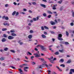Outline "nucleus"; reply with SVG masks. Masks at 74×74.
Wrapping results in <instances>:
<instances>
[{
    "label": "nucleus",
    "mask_w": 74,
    "mask_h": 74,
    "mask_svg": "<svg viewBox=\"0 0 74 74\" xmlns=\"http://www.w3.org/2000/svg\"><path fill=\"white\" fill-rule=\"evenodd\" d=\"M40 47L41 49L43 51H47V48H45L44 46L41 45H38L36 47Z\"/></svg>",
    "instance_id": "nucleus-1"
},
{
    "label": "nucleus",
    "mask_w": 74,
    "mask_h": 74,
    "mask_svg": "<svg viewBox=\"0 0 74 74\" xmlns=\"http://www.w3.org/2000/svg\"><path fill=\"white\" fill-rule=\"evenodd\" d=\"M62 37V34H58V40H60V41L63 40V39Z\"/></svg>",
    "instance_id": "nucleus-2"
},
{
    "label": "nucleus",
    "mask_w": 74,
    "mask_h": 74,
    "mask_svg": "<svg viewBox=\"0 0 74 74\" xmlns=\"http://www.w3.org/2000/svg\"><path fill=\"white\" fill-rule=\"evenodd\" d=\"M39 51H38V53H34V55H35V57L36 58H38L40 57V54L39 53Z\"/></svg>",
    "instance_id": "nucleus-3"
},
{
    "label": "nucleus",
    "mask_w": 74,
    "mask_h": 74,
    "mask_svg": "<svg viewBox=\"0 0 74 74\" xmlns=\"http://www.w3.org/2000/svg\"><path fill=\"white\" fill-rule=\"evenodd\" d=\"M42 65L38 66L37 68V70H40V69H42Z\"/></svg>",
    "instance_id": "nucleus-4"
},
{
    "label": "nucleus",
    "mask_w": 74,
    "mask_h": 74,
    "mask_svg": "<svg viewBox=\"0 0 74 74\" xmlns=\"http://www.w3.org/2000/svg\"><path fill=\"white\" fill-rule=\"evenodd\" d=\"M8 38L9 39V40H12V39H14V37L11 36H10L8 37Z\"/></svg>",
    "instance_id": "nucleus-5"
},
{
    "label": "nucleus",
    "mask_w": 74,
    "mask_h": 74,
    "mask_svg": "<svg viewBox=\"0 0 74 74\" xmlns=\"http://www.w3.org/2000/svg\"><path fill=\"white\" fill-rule=\"evenodd\" d=\"M50 23L52 25H55L56 24L55 22H53V21H50Z\"/></svg>",
    "instance_id": "nucleus-6"
},
{
    "label": "nucleus",
    "mask_w": 74,
    "mask_h": 74,
    "mask_svg": "<svg viewBox=\"0 0 74 74\" xmlns=\"http://www.w3.org/2000/svg\"><path fill=\"white\" fill-rule=\"evenodd\" d=\"M40 5L41 7H43L44 8H45L46 7V6H45V5L42 4H40Z\"/></svg>",
    "instance_id": "nucleus-7"
},
{
    "label": "nucleus",
    "mask_w": 74,
    "mask_h": 74,
    "mask_svg": "<svg viewBox=\"0 0 74 74\" xmlns=\"http://www.w3.org/2000/svg\"><path fill=\"white\" fill-rule=\"evenodd\" d=\"M11 35L12 36H14V37L16 36H17L16 34L14 33H12L11 34Z\"/></svg>",
    "instance_id": "nucleus-8"
},
{
    "label": "nucleus",
    "mask_w": 74,
    "mask_h": 74,
    "mask_svg": "<svg viewBox=\"0 0 74 74\" xmlns=\"http://www.w3.org/2000/svg\"><path fill=\"white\" fill-rule=\"evenodd\" d=\"M42 37L43 38H47L46 36L43 34L42 35Z\"/></svg>",
    "instance_id": "nucleus-9"
},
{
    "label": "nucleus",
    "mask_w": 74,
    "mask_h": 74,
    "mask_svg": "<svg viewBox=\"0 0 74 74\" xmlns=\"http://www.w3.org/2000/svg\"><path fill=\"white\" fill-rule=\"evenodd\" d=\"M2 42H5L6 41V39L5 38H3L1 40Z\"/></svg>",
    "instance_id": "nucleus-10"
},
{
    "label": "nucleus",
    "mask_w": 74,
    "mask_h": 74,
    "mask_svg": "<svg viewBox=\"0 0 74 74\" xmlns=\"http://www.w3.org/2000/svg\"><path fill=\"white\" fill-rule=\"evenodd\" d=\"M71 62V60H68L67 62H66V63H68L69 64Z\"/></svg>",
    "instance_id": "nucleus-11"
},
{
    "label": "nucleus",
    "mask_w": 74,
    "mask_h": 74,
    "mask_svg": "<svg viewBox=\"0 0 74 74\" xmlns=\"http://www.w3.org/2000/svg\"><path fill=\"white\" fill-rule=\"evenodd\" d=\"M64 44L66 45H69V43L67 42H64Z\"/></svg>",
    "instance_id": "nucleus-12"
},
{
    "label": "nucleus",
    "mask_w": 74,
    "mask_h": 74,
    "mask_svg": "<svg viewBox=\"0 0 74 74\" xmlns=\"http://www.w3.org/2000/svg\"><path fill=\"white\" fill-rule=\"evenodd\" d=\"M59 51L61 53H63V52H64V49H62V50H59Z\"/></svg>",
    "instance_id": "nucleus-13"
},
{
    "label": "nucleus",
    "mask_w": 74,
    "mask_h": 74,
    "mask_svg": "<svg viewBox=\"0 0 74 74\" xmlns=\"http://www.w3.org/2000/svg\"><path fill=\"white\" fill-rule=\"evenodd\" d=\"M47 12L48 14H52V12L49 10H47Z\"/></svg>",
    "instance_id": "nucleus-14"
},
{
    "label": "nucleus",
    "mask_w": 74,
    "mask_h": 74,
    "mask_svg": "<svg viewBox=\"0 0 74 74\" xmlns=\"http://www.w3.org/2000/svg\"><path fill=\"white\" fill-rule=\"evenodd\" d=\"M62 62V63H63L64 62V59H61L59 61L60 62Z\"/></svg>",
    "instance_id": "nucleus-15"
},
{
    "label": "nucleus",
    "mask_w": 74,
    "mask_h": 74,
    "mask_svg": "<svg viewBox=\"0 0 74 74\" xmlns=\"http://www.w3.org/2000/svg\"><path fill=\"white\" fill-rule=\"evenodd\" d=\"M28 38H29V39H31V38H32V35H30L29 36H28Z\"/></svg>",
    "instance_id": "nucleus-16"
},
{
    "label": "nucleus",
    "mask_w": 74,
    "mask_h": 74,
    "mask_svg": "<svg viewBox=\"0 0 74 74\" xmlns=\"http://www.w3.org/2000/svg\"><path fill=\"white\" fill-rule=\"evenodd\" d=\"M16 14V11H14L12 13V15L14 16Z\"/></svg>",
    "instance_id": "nucleus-17"
},
{
    "label": "nucleus",
    "mask_w": 74,
    "mask_h": 74,
    "mask_svg": "<svg viewBox=\"0 0 74 74\" xmlns=\"http://www.w3.org/2000/svg\"><path fill=\"white\" fill-rule=\"evenodd\" d=\"M54 54L56 55H59V52H56Z\"/></svg>",
    "instance_id": "nucleus-18"
},
{
    "label": "nucleus",
    "mask_w": 74,
    "mask_h": 74,
    "mask_svg": "<svg viewBox=\"0 0 74 74\" xmlns=\"http://www.w3.org/2000/svg\"><path fill=\"white\" fill-rule=\"evenodd\" d=\"M42 15L43 16H44L45 17H47V14L44 13Z\"/></svg>",
    "instance_id": "nucleus-19"
},
{
    "label": "nucleus",
    "mask_w": 74,
    "mask_h": 74,
    "mask_svg": "<svg viewBox=\"0 0 74 74\" xmlns=\"http://www.w3.org/2000/svg\"><path fill=\"white\" fill-rule=\"evenodd\" d=\"M44 27L45 29H46V30H48V29H49V28L46 26H44Z\"/></svg>",
    "instance_id": "nucleus-20"
},
{
    "label": "nucleus",
    "mask_w": 74,
    "mask_h": 74,
    "mask_svg": "<svg viewBox=\"0 0 74 74\" xmlns=\"http://www.w3.org/2000/svg\"><path fill=\"white\" fill-rule=\"evenodd\" d=\"M4 50L5 51H7V50H8V48L6 47L4 49Z\"/></svg>",
    "instance_id": "nucleus-21"
},
{
    "label": "nucleus",
    "mask_w": 74,
    "mask_h": 74,
    "mask_svg": "<svg viewBox=\"0 0 74 74\" xmlns=\"http://www.w3.org/2000/svg\"><path fill=\"white\" fill-rule=\"evenodd\" d=\"M48 59L50 60V62H51V63H53V62H51V61H52V60H51L50 58H48Z\"/></svg>",
    "instance_id": "nucleus-22"
},
{
    "label": "nucleus",
    "mask_w": 74,
    "mask_h": 74,
    "mask_svg": "<svg viewBox=\"0 0 74 74\" xmlns=\"http://www.w3.org/2000/svg\"><path fill=\"white\" fill-rule=\"evenodd\" d=\"M62 1H63L62 0H61L60 1H58V3L59 4H62Z\"/></svg>",
    "instance_id": "nucleus-23"
},
{
    "label": "nucleus",
    "mask_w": 74,
    "mask_h": 74,
    "mask_svg": "<svg viewBox=\"0 0 74 74\" xmlns=\"http://www.w3.org/2000/svg\"><path fill=\"white\" fill-rule=\"evenodd\" d=\"M39 60H41L42 61H44V59L43 58H39Z\"/></svg>",
    "instance_id": "nucleus-24"
},
{
    "label": "nucleus",
    "mask_w": 74,
    "mask_h": 74,
    "mask_svg": "<svg viewBox=\"0 0 74 74\" xmlns=\"http://www.w3.org/2000/svg\"><path fill=\"white\" fill-rule=\"evenodd\" d=\"M21 42V40H19L18 42V43H20V44L21 45H22V44H23V42Z\"/></svg>",
    "instance_id": "nucleus-25"
},
{
    "label": "nucleus",
    "mask_w": 74,
    "mask_h": 74,
    "mask_svg": "<svg viewBox=\"0 0 74 74\" xmlns=\"http://www.w3.org/2000/svg\"><path fill=\"white\" fill-rule=\"evenodd\" d=\"M7 30V28H3L2 29V31H5Z\"/></svg>",
    "instance_id": "nucleus-26"
},
{
    "label": "nucleus",
    "mask_w": 74,
    "mask_h": 74,
    "mask_svg": "<svg viewBox=\"0 0 74 74\" xmlns=\"http://www.w3.org/2000/svg\"><path fill=\"white\" fill-rule=\"evenodd\" d=\"M3 36V37H5V38H7V35L5 34H4Z\"/></svg>",
    "instance_id": "nucleus-27"
},
{
    "label": "nucleus",
    "mask_w": 74,
    "mask_h": 74,
    "mask_svg": "<svg viewBox=\"0 0 74 74\" xmlns=\"http://www.w3.org/2000/svg\"><path fill=\"white\" fill-rule=\"evenodd\" d=\"M66 35L67 36H69V33H68L67 31L66 32Z\"/></svg>",
    "instance_id": "nucleus-28"
},
{
    "label": "nucleus",
    "mask_w": 74,
    "mask_h": 74,
    "mask_svg": "<svg viewBox=\"0 0 74 74\" xmlns=\"http://www.w3.org/2000/svg\"><path fill=\"white\" fill-rule=\"evenodd\" d=\"M60 66L61 67H65V65L64 64H61L60 65Z\"/></svg>",
    "instance_id": "nucleus-29"
},
{
    "label": "nucleus",
    "mask_w": 74,
    "mask_h": 74,
    "mask_svg": "<svg viewBox=\"0 0 74 74\" xmlns=\"http://www.w3.org/2000/svg\"><path fill=\"white\" fill-rule=\"evenodd\" d=\"M32 3L33 5H36L37 4L36 3L34 2H33Z\"/></svg>",
    "instance_id": "nucleus-30"
},
{
    "label": "nucleus",
    "mask_w": 74,
    "mask_h": 74,
    "mask_svg": "<svg viewBox=\"0 0 74 74\" xmlns=\"http://www.w3.org/2000/svg\"><path fill=\"white\" fill-rule=\"evenodd\" d=\"M4 25L5 26H6V25H8V26H9V24H8V23H3Z\"/></svg>",
    "instance_id": "nucleus-31"
},
{
    "label": "nucleus",
    "mask_w": 74,
    "mask_h": 74,
    "mask_svg": "<svg viewBox=\"0 0 74 74\" xmlns=\"http://www.w3.org/2000/svg\"><path fill=\"white\" fill-rule=\"evenodd\" d=\"M44 65H45V66L47 67H49V66H48V65H47V64H43V66H44Z\"/></svg>",
    "instance_id": "nucleus-32"
},
{
    "label": "nucleus",
    "mask_w": 74,
    "mask_h": 74,
    "mask_svg": "<svg viewBox=\"0 0 74 74\" xmlns=\"http://www.w3.org/2000/svg\"><path fill=\"white\" fill-rule=\"evenodd\" d=\"M63 9V7H61L60 9V11H62V10Z\"/></svg>",
    "instance_id": "nucleus-33"
},
{
    "label": "nucleus",
    "mask_w": 74,
    "mask_h": 74,
    "mask_svg": "<svg viewBox=\"0 0 74 74\" xmlns=\"http://www.w3.org/2000/svg\"><path fill=\"white\" fill-rule=\"evenodd\" d=\"M19 71H20V73H22V69H18Z\"/></svg>",
    "instance_id": "nucleus-34"
},
{
    "label": "nucleus",
    "mask_w": 74,
    "mask_h": 74,
    "mask_svg": "<svg viewBox=\"0 0 74 74\" xmlns=\"http://www.w3.org/2000/svg\"><path fill=\"white\" fill-rule=\"evenodd\" d=\"M70 70L71 71H72V72L74 73V69H71Z\"/></svg>",
    "instance_id": "nucleus-35"
},
{
    "label": "nucleus",
    "mask_w": 74,
    "mask_h": 74,
    "mask_svg": "<svg viewBox=\"0 0 74 74\" xmlns=\"http://www.w3.org/2000/svg\"><path fill=\"white\" fill-rule=\"evenodd\" d=\"M5 20H8V19H9L8 18V16H6L5 17Z\"/></svg>",
    "instance_id": "nucleus-36"
},
{
    "label": "nucleus",
    "mask_w": 74,
    "mask_h": 74,
    "mask_svg": "<svg viewBox=\"0 0 74 74\" xmlns=\"http://www.w3.org/2000/svg\"><path fill=\"white\" fill-rule=\"evenodd\" d=\"M32 62V64L33 65H34V64H36V63H35V62Z\"/></svg>",
    "instance_id": "nucleus-37"
},
{
    "label": "nucleus",
    "mask_w": 74,
    "mask_h": 74,
    "mask_svg": "<svg viewBox=\"0 0 74 74\" xmlns=\"http://www.w3.org/2000/svg\"><path fill=\"white\" fill-rule=\"evenodd\" d=\"M50 33H51V34H55V33L53 31H50Z\"/></svg>",
    "instance_id": "nucleus-38"
},
{
    "label": "nucleus",
    "mask_w": 74,
    "mask_h": 74,
    "mask_svg": "<svg viewBox=\"0 0 74 74\" xmlns=\"http://www.w3.org/2000/svg\"><path fill=\"white\" fill-rule=\"evenodd\" d=\"M24 69H29V67H27V66L25 67L24 68Z\"/></svg>",
    "instance_id": "nucleus-39"
},
{
    "label": "nucleus",
    "mask_w": 74,
    "mask_h": 74,
    "mask_svg": "<svg viewBox=\"0 0 74 74\" xmlns=\"http://www.w3.org/2000/svg\"><path fill=\"white\" fill-rule=\"evenodd\" d=\"M41 29L42 30H44V28L43 26H42L41 27Z\"/></svg>",
    "instance_id": "nucleus-40"
},
{
    "label": "nucleus",
    "mask_w": 74,
    "mask_h": 74,
    "mask_svg": "<svg viewBox=\"0 0 74 74\" xmlns=\"http://www.w3.org/2000/svg\"><path fill=\"white\" fill-rule=\"evenodd\" d=\"M0 60H4V58H3V57H1L0 58Z\"/></svg>",
    "instance_id": "nucleus-41"
},
{
    "label": "nucleus",
    "mask_w": 74,
    "mask_h": 74,
    "mask_svg": "<svg viewBox=\"0 0 74 74\" xmlns=\"http://www.w3.org/2000/svg\"><path fill=\"white\" fill-rule=\"evenodd\" d=\"M10 33H14L15 32V31L13 30H11L10 31Z\"/></svg>",
    "instance_id": "nucleus-42"
},
{
    "label": "nucleus",
    "mask_w": 74,
    "mask_h": 74,
    "mask_svg": "<svg viewBox=\"0 0 74 74\" xmlns=\"http://www.w3.org/2000/svg\"><path fill=\"white\" fill-rule=\"evenodd\" d=\"M33 19L34 21H37V19H36V18H33Z\"/></svg>",
    "instance_id": "nucleus-43"
},
{
    "label": "nucleus",
    "mask_w": 74,
    "mask_h": 74,
    "mask_svg": "<svg viewBox=\"0 0 74 74\" xmlns=\"http://www.w3.org/2000/svg\"><path fill=\"white\" fill-rule=\"evenodd\" d=\"M10 51H11V52H12L13 53H15V51H14L12 50H10Z\"/></svg>",
    "instance_id": "nucleus-44"
},
{
    "label": "nucleus",
    "mask_w": 74,
    "mask_h": 74,
    "mask_svg": "<svg viewBox=\"0 0 74 74\" xmlns=\"http://www.w3.org/2000/svg\"><path fill=\"white\" fill-rule=\"evenodd\" d=\"M71 26H74V23L73 22L71 23Z\"/></svg>",
    "instance_id": "nucleus-45"
},
{
    "label": "nucleus",
    "mask_w": 74,
    "mask_h": 74,
    "mask_svg": "<svg viewBox=\"0 0 74 74\" xmlns=\"http://www.w3.org/2000/svg\"><path fill=\"white\" fill-rule=\"evenodd\" d=\"M51 17V15H49L48 16V18H50Z\"/></svg>",
    "instance_id": "nucleus-46"
},
{
    "label": "nucleus",
    "mask_w": 74,
    "mask_h": 74,
    "mask_svg": "<svg viewBox=\"0 0 74 74\" xmlns=\"http://www.w3.org/2000/svg\"><path fill=\"white\" fill-rule=\"evenodd\" d=\"M10 67H11L13 69H15V67L13 66H10Z\"/></svg>",
    "instance_id": "nucleus-47"
},
{
    "label": "nucleus",
    "mask_w": 74,
    "mask_h": 74,
    "mask_svg": "<svg viewBox=\"0 0 74 74\" xmlns=\"http://www.w3.org/2000/svg\"><path fill=\"white\" fill-rule=\"evenodd\" d=\"M5 16H4L2 17V19H5Z\"/></svg>",
    "instance_id": "nucleus-48"
},
{
    "label": "nucleus",
    "mask_w": 74,
    "mask_h": 74,
    "mask_svg": "<svg viewBox=\"0 0 74 74\" xmlns=\"http://www.w3.org/2000/svg\"><path fill=\"white\" fill-rule=\"evenodd\" d=\"M56 60V58H54L53 60H52V61H54V60Z\"/></svg>",
    "instance_id": "nucleus-49"
},
{
    "label": "nucleus",
    "mask_w": 74,
    "mask_h": 74,
    "mask_svg": "<svg viewBox=\"0 0 74 74\" xmlns=\"http://www.w3.org/2000/svg\"><path fill=\"white\" fill-rule=\"evenodd\" d=\"M34 58V56H32L31 57V59H33V58Z\"/></svg>",
    "instance_id": "nucleus-50"
},
{
    "label": "nucleus",
    "mask_w": 74,
    "mask_h": 74,
    "mask_svg": "<svg viewBox=\"0 0 74 74\" xmlns=\"http://www.w3.org/2000/svg\"><path fill=\"white\" fill-rule=\"evenodd\" d=\"M36 43H35V45H37V43H38V41H37V40H36Z\"/></svg>",
    "instance_id": "nucleus-51"
},
{
    "label": "nucleus",
    "mask_w": 74,
    "mask_h": 74,
    "mask_svg": "<svg viewBox=\"0 0 74 74\" xmlns=\"http://www.w3.org/2000/svg\"><path fill=\"white\" fill-rule=\"evenodd\" d=\"M39 17H40V16H38L37 17H36V19L37 20H38V19H39Z\"/></svg>",
    "instance_id": "nucleus-52"
},
{
    "label": "nucleus",
    "mask_w": 74,
    "mask_h": 74,
    "mask_svg": "<svg viewBox=\"0 0 74 74\" xmlns=\"http://www.w3.org/2000/svg\"><path fill=\"white\" fill-rule=\"evenodd\" d=\"M60 43H61V44H64V43L63 41H61L60 42Z\"/></svg>",
    "instance_id": "nucleus-53"
},
{
    "label": "nucleus",
    "mask_w": 74,
    "mask_h": 74,
    "mask_svg": "<svg viewBox=\"0 0 74 74\" xmlns=\"http://www.w3.org/2000/svg\"><path fill=\"white\" fill-rule=\"evenodd\" d=\"M29 12H30V13H32V12H32V11L30 10H29Z\"/></svg>",
    "instance_id": "nucleus-54"
},
{
    "label": "nucleus",
    "mask_w": 74,
    "mask_h": 74,
    "mask_svg": "<svg viewBox=\"0 0 74 74\" xmlns=\"http://www.w3.org/2000/svg\"><path fill=\"white\" fill-rule=\"evenodd\" d=\"M19 14V13L18 12H17L16 13V16H17V15H18Z\"/></svg>",
    "instance_id": "nucleus-55"
},
{
    "label": "nucleus",
    "mask_w": 74,
    "mask_h": 74,
    "mask_svg": "<svg viewBox=\"0 0 74 74\" xmlns=\"http://www.w3.org/2000/svg\"><path fill=\"white\" fill-rule=\"evenodd\" d=\"M23 66H27V64H23Z\"/></svg>",
    "instance_id": "nucleus-56"
},
{
    "label": "nucleus",
    "mask_w": 74,
    "mask_h": 74,
    "mask_svg": "<svg viewBox=\"0 0 74 74\" xmlns=\"http://www.w3.org/2000/svg\"><path fill=\"white\" fill-rule=\"evenodd\" d=\"M35 51H38V49H37V48H35L34 49Z\"/></svg>",
    "instance_id": "nucleus-57"
},
{
    "label": "nucleus",
    "mask_w": 74,
    "mask_h": 74,
    "mask_svg": "<svg viewBox=\"0 0 74 74\" xmlns=\"http://www.w3.org/2000/svg\"><path fill=\"white\" fill-rule=\"evenodd\" d=\"M13 4H14V5H16L17 4V3H16V2H14L13 3Z\"/></svg>",
    "instance_id": "nucleus-58"
},
{
    "label": "nucleus",
    "mask_w": 74,
    "mask_h": 74,
    "mask_svg": "<svg viewBox=\"0 0 74 74\" xmlns=\"http://www.w3.org/2000/svg\"><path fill=\"white\" fill-rule=\"evenodd\" d=\"M23 10L24 11H27V9L24 8L23 9Z\"/></svg>",
    "instance_id": "nucleus-59"
},
{
    "label": "nucleus",
    "mask_w": 74,
    "mask_h": 74,
    "mask_svg": "<svg viewBox=\"0 0 74 74\" xmlns=\"http://www.w3.org/2000/svg\"><path fill=\"white\" fill-rule=\"evenodd\" d=\"M30 33H33V31L32 30H30Z\"/></svg>",
    "instance_id": "nucleus-60"
},
{
    "label": "nucleus",
    "mask_w": 74,
    "mask_h": 74,
    "mask_svg": "<svg viewBox=\"0 0 74 74\" xmlns=\"http://www.w3.org/2000/svg\"><path fill=\"white\" fill-rule=\"evenodd\" d=\"M44 34H47V33L45 32H44Z\"/></svg>",
    "instance_id": "nucleus-61"
},
{
    "label": "nucleus",
    "mask_w": 74,
    "mask_h": 74,
    "mask_svg": "<svg viewBox=\"0 0 74 74\" xmlns=\"http://www.w3.org/2000/svg\"><path fill=\"white\" fill-rule=\"evenodd\" d=\"M72 16L73 17H74V12H72Z\"/></svg>",
    "instance_id": "nucleus-62"
},
{
    "label": "nucleus",
    "mask_w": 74,
    "mask_h": 74,
    "mask_svg": "<svg viewBox=\"0 0 74 74\" xmlns=\"http://www.w3.org/2000/svg\"><path fill=\"white\" fill-rule=\"evenodd\" d=\"M41 56H45V54H44L43 53H41Z\"/></svg>",
    "instance_id": "nucleus-63"
},
{
    "label": "nucleus",
    "mask_w": 74,
    "mask_h": 74,
    "mask_svg": "<svg viewBox=\"0 0 74 74\" xmlns=\"http://www.w3.org/2000/svg\"><path fill=\"white\" fill-rule=\"evenodd\" d=\"M69 74H73V73H72V71H70L69 73Z\"/></svg>",
    "instance_id": "nucleus-64"
}]
</instances>
